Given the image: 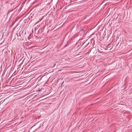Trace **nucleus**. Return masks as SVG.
<instances>
[{
    "label": "nucleus",
    "mask_w": 132,
    "mask_h": 132,
    "mask_svg": "<svg viewBox=\"0 0 132 132\" xmlns=\"http://www.w3.org/2000/svg\"><path fill=\"white\" fill-rule=\"evenodd\" d=\"M14 22H15L14 21H13L12 23V24L11 25V26H12L14 24Z\"/></svg>",
    "instance_id": "obj_1"
},
{
    "label": "nucleus",
    "mask_w": 132,
    "mask_h": 132,
    "mask_svg": "<svg viewBox=\"0 0 132 132\" xmlns=\"http://www.w3.org/2000/svg\"><path fill=\"white\" fill-rule=\"evenodd\" d=\"M41 89H39L38 91H41Z\"/></svg>",
    "instance_id": "obj_2"
}]
</instances>
